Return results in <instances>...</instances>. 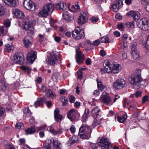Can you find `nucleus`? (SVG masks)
I'll use <instances>...</instances> for the list:
<instances>
[{"instance_id":"obj_1","label":"nucleus","mask_w":149,"mask_h":149,"mask_svg":"<svg viewBox=\"0 0 149 149\" xmlns=\"http://www.w3.org/2000/svg\"><path fill=\"white\" fill-rule=\"evenodd\" d=\"M54 9V5L52 3L47 4L44 6L42 10L38 13V15L40 17H46L49 14L52 13Z\"/></svg>"},{"instance_id":"obj_2","label":"nucleus","mask_w":149,"mask_h":149,"mask_svg":"<svg viewBox=\"0 0 149 149\" xmlns=\"http://www.w3.org/2000/svg\"><path fill=\"white\" fill-rule=\"evenodd\" d=\"M91 130L88 126L82 125L79 129V135L82 139H88L91 136Z\"/></svg>"},{"instance_id":"obj_3","label":"nucleus","mask_w":149,"mask_h":149,"mask_svg":"<svg viewBox=\"0 0 149 149\" xmlns=\"http://www.w3.org/2000/svg\"><path fill=\"white\" fill-rule=\"evenodd\" d=\"M128 78L129 82L134 86V88L137 89L140 88V83L142 81L141 78L132 75L129 76Z\"/></svg>"},{"instance_id":"obj_4","label":"nucleus","mask_w":149,"mask_h":149,"mask_svg":"<svg viewBox=\"0 0 149 149\" xmlns=\"http://www.w3.org/2000/svg\"><path fill=\"white\" fill-rule=\"evenodd\" d=\"M149 19L147 18H144L137 20V24L138 26L141 29L144 31L149 29Z\"/></svg>"},{"instance_id":"obj_5","label":"nucleus","mask_w":149,"mask_h":149,"mask_svg":"<svg viewBox=\"0 0 149 149\" xmlns=\"http://www.w3.org/2000/svg\"><path fill=\"white\" fill-rule=\"evenodd\" d=\"M51 57L48 59L47 62L49 65L54 66L61 63V60L59 56L53 53L50 54Z\"/></svg>"},{"instance_id":"obj_6","label":"nucleus","mask_w":149,"mask_h":149,"mask_svg":"<svg viewBox=\"0 0 149 149\" xmlns=\"http://www.w3.org/2000/svg\"><path fill=\"white\" fill-rule=\"evenodd\" d=\"M97 143L98 146L101 147L102 149H109L110 147V143L109 140L105 138L100 137L97 140Z\"/></svg>"},{"instance_id":"obj_7","label":"nucleus","mask_w":149,"mask_h":149,"mask_svg":"<svg viewBox=\"0 0 149 149\" xmlns=\"http://www.w3.org/2000/svg\"><path fill=\"white\" fill-rule=\"evenodd\" d=\"M88 15L86 13L82 11L79 14L77 19L78 24L80 26L82 25L87 22L88 20Z\"/></svg>"},{"instance_id":"obj_8","label":"nucleus","mask_w":149,"mask_h":149,"mask_svg":"<svg viewBox=\"0 0 149 149\" xmlns=\"http://www.w3.org/2000/svg\"><path fill=\"white\" fill-rule=\"evenodd\" d=\"M24 57L22 52H17L14 55L13 60L15 63L22 64L24 61Z\"/></svg>"},{"instance_id":"obj_9","label":"nucleus","mask_w":149,"mask_h":149,"mask_svg":"<svg viewBox=\"0 0 149 149\" xmlns=\"http://www.w3.org/2000/svg\"><path fill=\"white\" fill-rule=\"evenodd\" d=\"M23 5L26 9L30 10L33 11L36 8L35 4L30 0H24Z\"/></svg>"},{"instance_id":"obj_10","label":"nucleus","mask_w":149,"mask_h":149,"mask_svg":"<svg viewBox=\"0 0 149 149\" xmlns=\"http://www.w3.org/2000/svg\"><path fill=\"white\" fill-rule=\"evenodd\" d=\"M75 48H76L75 49L76 52V62L79 65H80L82 64L84 61V56L81 54V52L79 50L80 48L77 46Z\"/></svg>"},{"instance_id":"obj_11","label":"nucleus","mask_w":149,"mask_h":149,"mask_svg":"<svg viewBox=\"0 0 149 149\" xmlns=\"http://www.w3.org/2000/svg\"><path fill=\"white\" fill-rule=\"evenodd\" d=\"M104 68L100 69V71L102 74H103L106 73H112V68H111L110 64H109L108 60H106L104 64Z\"/></svg>"},{"instance_id":"obj_12","label":"nucleus","mask_w":149,"mask_h":149,"mask_svg":"<svg viewBox=\"0 0 149 149\" xmlns=\"http://www.w3.org/2000/svg\"><path fill=\"white\" fill-rule=\"evenodd\" d=\"M125 85L124 79H120L117 80L113 84V86L116 89H120L123 88Z\"/></svg>"},{"instance_id":"obj_13","label":"nucleus","mask_w":149,"mask_h":149,"mask_svg":"<svg viewBox=\"0 0 149 149\" xmlns=\"http://www.w3.org/2000/svg\"><path fill=\"white\" fill-rule=\"evenodd\" d=\"M101 101L104 104L110 105L113 104L112 100L110 97L108 93H106L103 95L100 99Z\"/></svg>"},{"instance_id":"obj_14","label":"nucleus","mask_w":149,"mask_h":149,"mask_svg":"<svg viewBox=\"0 0 149 149\" xmlns=\"http://www.w3.org/2000/svg\"><path fill=\"white\" fill-rule=\"evenodd\" d=\"M27 62L31 64L36 58V52L33 51L29 52L27 54Z\"/></svg>"},{"instance_id":"obj_15","label":"nucleus","mask_w":149,"mask_h":149,"mask_svg":"<svg viewBox=\"0 0 149 149\" xmlns=\"http://www.w3.org/2000/svg\"><path fill=\"white\" fill-rule=\"evenodd\" d=\"M123 3L121 1L114 2L111 5V9L114 12H117L122 7Z\"/></svg>"},{"instance_id":"obj_16","label":"nucleus","mask_w":149,"mask_h":149,"mask_svg":"<svg viewBox=\"0 0 149 149\" xmlns=\"http://www.w3.org/2000/svg\"><path fill=\"white\" fill-rule=\"evenodd\" d=\"M32 37L29 36H26L23 39V41L25 47H30L32 45Z\"/></svg>"},{"instance_id":"obj_17","label":"nucleus","mask_w":149,"mask_h":149,"mask_svg":"<svg viewBox=\"0 0 149 149\" xmlns=\"http://www.w3.org/2000/svg\"><path fill=\"white\" fill-rule=\"evenodd\" d=\"M24 29L27 31V33L30 35H32L33 33V28L32 25L29 23H26L24 27Z\"/></svg>"},{"instance_id":"obj_18","label":"nucleus","mask_w":149,"mask_h":149,"mask_svg":"<svg viewBox=\"0 0 149 149\" xmlns=\"http://www.w3.org/2000/svg\"><path fill=\"white\" fill-rule=\"evenodd\" d=\"M57 9L63 11L66 8L67 6L65 3L63 1H59L55 4Z\"/></svg>"},{"instance_id":"obj_19","label":"nucleus","mask_w":149,"mask_h":149,"mask_svg":"<svg viewBox=\"0 0 149 149\" xmlns=\"http://www.w3.org/2000/svg\"><path fill=\"white\" fill-rule=\"evenodd\" d=\"M75 33L76 36H75V39L79 40L83 37L84 32L79 27L75 28Z\"/></svg>"},{"instance_id":"obj_20","label":"nucleus","mask_w":149,"mask_h":149,"mask_svg":"<svg viewBox=\"0 0 149 149\" xmlns=\"http://www.w3.org/2000/svg\"><path fill=\"white\" fill-rule=\"evenodd\" d=\"M13 14L18 18L22 19L24 17V13L18 9H15L13 11Z\"/></svg>"},{"instance_id":"obj_21","label":"nucleus","mask_w":149,"mask_h":149,"mask_svg":"<svg viewBox=\"0 0 149 149\" xmlns=\"http://www.w3.org/2000/svg\"><path fill=\"white\" fill-rule=\"evenodd\" d=\"M128 15L131 16L133 17L134 20L136 19H139L140 16V14L138 12L130 11L127 14Z\"/></svg>"},{"instance_id":"obj_22","label":"nucleus","mask_w":149,"mask_h":149,"mask_svg":"<svg viewBox=\"0 0 149 149\" xmlns=\"http://www.w3.org/2000/svg\"><path fill=\"white\" fill-rule=\"evenodd\" d=\"M121 69V67L120 65L118 64H113V67L112 68V73L116 74L120 71Z\"/></svg>"},{"instance_id":"obj_23","label":"nucleus","mask_w":149,"mask_h":149,"mask_svg":"<svg viewBox=\"0 0 149 149\" xmlns=\"http://www.w3.org/2000/svg\"><path fill=\"white\" fill-rule=\"evenodd\" d=\"M36 129L33 126L29 128L26 127L24 129V132L27 135L33 134L36 131Z\"/></svg>"},{"instance_id":"obj_24","label":"nucleus","mask_w":149,"mask_h":149,"mask_svg":"<svg viewBox=\"0 0 149 149\" xmlns=\"http://www.w3.org/2000/svg\"><path fill=\"white\" fill-rule=\"evenodd\" d=\"M127 116L126 114H124L123 116H120L117 114L115 115V118L118 122L121 123H123L127 119Z\"/></svg>"},{"instance_id":"obj_25","label":"nucleus","mask_w":149,"mask_h":149,"mask_svg":"<svg viewBox=\"0 0 149 149\" xmlns=\"http://www.w3.org/2000/svg\"><path fill=\"white\" fill-rule=\"evenodd\" d=\"M8 87L5 83L3 80H0V90L4 92H6L8 90Z\"/></svg>"},{"instance_id":"obj_26","label":"nucleus","mask_w":149,"mask_h":149,"mask_svg":"<svg viewBox=\"0 0 149 149\" xmlns=\"http://www.w3.org/2000/svg\"><path fill=\"white\" fill-rule=\"evenodd\" d=\"M97 86L98 89L102 92L105 91L107 89V87L105 85H103L101 82L98 80H97Z\"/></svg>"},{"instance_id":"obj_27","label":"nucleus","mask_w":149,"mask_h":149,"mask_svg":"<svg viewBox=\"0 0 149 149\" xmlns=\"http://www.w3.org/2000/svg\"><path fill=\"white\" fill-rule=\"evenodd\" d=\"M53 144L54 149H62L61 143L56 139H53Z\"/></svg>"},{"instance_id":"obj_28","label":"nucleus","mask_w":149,"mask_h":149,"mask_svg":"<svg viewBox=\"0 0 149 149\" xmlns=\"http://www.w3.org/2000/svg\"><path fill=\"white\" fill-rule=\"evenodd\" d=\"M45 98L44 97H41L38 98L37 100L34 102V106L35 108H37L38 107L41 105L42 102L45 100Z\"/></svg>"},{"instance_id":"obj_29","label":"nucleus","mask_w":149,"mask_h":149,"mask_svg":"<svg viewBox=\"0 0 149 149\" xmlns=\"http://www.w3.org/2000/svg\"><path fill=\"white\" fill-rule=\"evenodd\" d=\"M51 143L52 141L51 140H46L43 144L44 149H51Z\"/></svg>"},{"instance_id":"obj_30","label":"nucleus","mask_w":149,"mask_h":149,"mask_svg":"<svg viewBox=\"0 0 149 149\" xmlns=\"http://www.w3.org/2000/svg\"><path fill=\"white\" fill-rule=\"evenodd\" d=\"M54 117L55 121L58 122H60L63 118V116L59 112H54Z\"/></svg>"},{"instance_id":"obj_31","label":"nucleus","mask_w":149,"mask_h":149,"mask_svg":"<svg viewBox=\"0 0 149 149\" xmlns=\"http://www.w3.org/2000/svg\"><path fill=\"white\" fill-rule=\"evenodd\" d=\"M63 18L65 20L69 22L72 20V17L70 15L69 13L67 12H65L63 15Z\"/></svg>"},{"instance_id":"obj_32","label":"nucleus","mask_w":149,"mask_h":149,"mask_svg":"<svg viewBox=\"0 0 149 149\" xmlns=\"http://www.w3.org/2000/svg\"><path fill=\"white\" fill-rule=\"evenodd\" d=\"M6 4L10 6H14L16 3L15 0H3Z\"/></svg>"},{"instance_id":"obj_33","label":"nucleus","mask_w":149,"mask_h":149,"mask_svg":"<svg viewBox=\"0 0 149 149\" xmlns=\"http://www.w3.org/2000/svg\"><path fill=\"white\" fill-rule=\"evenodd\" d=\"M48 129L50 132L55 135H57L59 134L61 132V131L60 130H55L52 127H48Z\"/></svg>"},{"instance_id":"obj_34","label":"nucleus","mask_w":149,"mask_h":149,"mask_svg":"<svg viewBox=\"0 0 149 149\" xmlns=\"http://www.w3.org/2000/svg\"><path fill=\"white\" fill-rule=\"evenodd\" d=\"M7 28L5 27H1L0 28V36H3L6 35L7 32Z\"/></svg>"},{"instance_id":"obj_35","label":"nucleus","mask_w":149,"mask_h":149,"mask_svg":"<svg viewBox=\"0 0 149 149\" xmlns=\"http://www.w3.org/2000/svg\"><path fill=\"white\" fill-rule=\"evenodd\" d=\"M46 95L48 97H50L52 99H53L56 96L54 93L52 92L50 89L47 91L46 93Z\"/></svg>"},{"instance_id":"obj_36","label":"nucleus","mask_w":149,"mask_h":149,"mask_svg":"<svg viewBox=\"0 0 149 149\" xmlns=\"http://www.w3.org/2000/svg\"><path fill=\"white\" fill-rule=\"evenodd\" d=\"M94 120L92 124V126L93 127L99 125L100 124V120L99 119H94Z\"/></svg>"},{"instance_id":"obj_37","label":"nucleus","mask_w":149,"mask_h":149,"mask_svg":"<svg viewBox=\"0 0 149 149\" xmlns=\"http://www.w3.org/2000/svg\"><path fill=\"white\" fill-rule=\"evenodd\" d=\"M60 101H61L63 103V106H66L68 103V100L67 98L65 97H61L60 98Z\"/></svg>"},{"instance_id":"obj_38","label":"nucleus","mask_w":149,"mask_h":149,"mask_svg":"<svg viewBox=\"0 0 149 149\" xmlns=\"http://www.w3.org/2000/svg\"><path fill=\"white\" fill-rule=\"evenodd\" d=\"M101 41L102 43H109V42L108 36L107 35L105 36H104L102 38Z\"/></svg>"},{"instance_id":"obj_39","label":"nucleus","mask_w":149,"mask_h":149,"mask_svg":"<svg viewBox=\"0 0 149 149\" xmlns=\"http://www.w3.org/2000/svg\"><path fill=\"white\" fill-rule=\"evenodd\" d=\"M60 74L57 72H54L52 76V79L54 81L57 80L59 77Z\"/></svg>"},{"instance_id":"obj_40","label":"nucleus","mask_w":149,"mask_h":149,"mask_svg":"<svg viewBox=\"0 0 149 149\" xmlns=\"http://www.w3.org/2000/svg\"><path fill=\"white\" fill-rule=\"evenodd\" d=\"M89 115V112H85L82 116V120L84 122H86L87 120V118Z\"/></svg>"},{"instance_id":"obj_41","label":"nucleus","mask_w":149,"mask_h":149,"mask_svg":"<svg viewBox=\"0 0 149 149\" xmlns=\"http://www.w3.org/2000/svg\"><path fill=\"white\" fill-rule=\"evenodd\" d=\"M21 69L22 70L27 72L28 73H29L31 70V68L27 66H22L21 67Z\"/></svg>"},{"instance_id":"obj_42","label":"nucleus","mask_w":149,"mask_h":149,"mask_svg":"<svg viewBox=\"0 0 149 149\" xmlns=\"http://www.w3.org/2000/svg\"><path fill=\"white\" fill-rule=\"evenodd\" d=\"M74 136L70 138L69 140L67 142V144L69 146H70L74 143Z\"/></svg>"},{"instance_id":"obj_43","label":"nucleus","mask_w":149,"mask_h":149,"mask_svg":"<svg viewBox=\"0 0 149 149\" xmlns=\"http://www.w3.org/2000/svg\"><path fill=\"white\" fill-rule=\"evenodd\" d=\"M92 116L94 119H99L100 117L99 112H91Z\"/></svg>"},{"instance_id":"obj_44","label":"nucleus","mask_w":149,"mask_h":149,"mask_svg":"<svg viewBox=\"0 0 149 149\" xmlns=\"http://www.w3.org/2000/svg\"><path fill=\"white\" fill-rule=\"evenodd\" d=\"M134 21H132L131 22H128L126 24L127 27L131 28H133L134 26Z\"/></svg>"},{"instance_id":"obj_45","label":"nucleus","mask_w":149,"mask_h":149,"mask_svg":"<svg viewBox=\"0 0 149 149\" xmlns=\"http://www.w3.org/2000/svg\"><path fill=\"white\" fill-rule=\"evenodd\" d=\"M80 3L79 4V2H77V4H75V13L79 12L80 11Z\"/></svg>"},{"instance_id":"obj_46","label":"nucleus","mask_w":149,"mask_h":149,"mask_svg":"<svg viewBox=\"0 0 149 149\" xmlns=\"http://www.w3.org/2000/svg\"><path fill=\"white\" fill-rule=\"evenodd\" d=\"M132 55L133 58L135 59H138L139 58V54L136 52H132Z\"/></svg>"},{"instance_id":"obj_47","label":"nucleus","mask_w":149,"mask_h":149,"mask_svg":"<svg viewBox=\"0 0 149 149\" xmlns=\"http://www.w3.org/2000/svg\"><path fill=\"white\" fill-rule=\"evenodd\" d=\"M68 6L69 10L70 12L73 13L74 12V7L73 5L69 3L68 4Z\"/></svg>"},{"instance_id":"obj_48","label":"nucleus","mask_w":149,"mask_h":149,"mask_svg":"<svg viewBox=\"0 0 149 149\" xmlns=\"http://www.w3.org/2000/svg\"><path fill=\"white\" fill-rule=\"evenodd\" d=\"M141 70L140 69H137L136 70V72L134 74H132L133 75L137 76L140 78H141Z\"/></svg>"},{"instance_id":"obj_49","label":"nucleus","mask_w":149,"mask_h":149,"mask_svg":"<svg viewBox=\"0 0 149 149\" xmlns=\"http://www.w3.org/2000/svg\"><path fill=\"white\" fill-rule=\"evenodd\" d=\"M136 43H133L131 46L132 53L133 52H136Z\"/></svg>"},{"instance_id":"obj_50","label":"nucleus","mask_w":149,"mask_h":149,"mask_svg":"<svg viewBox=\"0 0 149 149\" xmlns=\"http://www.w3.org/2000/svg\"><path fill=\"white\" fill-rule=\"evenodd\" d=\"M77 77L78 79H81L82 78V70L79 69L77 72Z\"/></svg>"},{"instance_id":"obj_51","label":"nucleus","mask_w":149,"mask_h":149,"mask_svg":"<svg viewBox=\"0 0 149 149\" xmlns=\"http://www.w3.org/2000/svg\"><path fill=\"white\" fill-rule=\"evenodd\" d=\"M4 24L5 26V27L6 28L10 26V22L8 19L5 20L4 22Z\"/></svg>"},{"instance_id":"obj_52","label":"nucleus","mask_w":149,"mask_h":149,"mask_svg":"<svg viewBox=\"0 0 149 149\" xmlns=\"http://www.w3.org/2000/svg\"><path fill=\"white\" fill-rule=\"evenodd\" d=\"M5 14V11L3 10V6L0 4V16H2Z\"/></svg>"},{"instance_id":"obj_53","label":"nucleus","mask_w":149,"mask_h":149,"mask_svg":"<svg viewBox=\"0 0 149 149\" xmlns=\"http://www.w3.org/2000/svg\"><path fill=\"white\" fill-rule=\"evenodd\" d=\"M22 123H17L16 125L15 128L16 129H19L23 125Z\"/></svg>"},{"instance_id":"obj_54","label":"nucleus","mask_w":149,"mask_h":149,"mask_svg":"<svg viewBox=\"0 0 149 149\" xmlns=\"http://www.w3.org/2000/svg\"><path fill=\"white\" fill-rule=\"evenodd\" d=\"M99 19L98 17H93L90 19L91 21L93 22H97L98 20Z\"/></svg>"},{"instance_id":"obj_55","label":"nucleus","mask_w":149,"mask_h":149,"mask_svg":"<svg viewBox=\"0 0 149 149\" xmlns=\"http://www.w3.org/2000/svg\"><path fill=\"white\" fill-rule=\"evenodd\" d=\"M148 100V96L146 95L143 97L142 99V103H144L146 102Z\"/></svg>"},{"instance_id":"obj_56","label":"nucleus","mask_w":149,"mask_h":149,"mask_svg":"<svg viewBox=\"0 0 149 149\" xmlns=\"http://www.w3.org/2000/svg\"><path fill=\"white\" fill-rule=\"evenodd\" d=\"M142 92L140 91H138L135 94V96L136 97H139L141 95Z\"/></svg>"},{"instance_id":"obj_57","label":"nucleus","mask_w":149,"mask_h":149,"mask_svg":"<svg viewBox=\"0 0 149 149\" xmlns=\"http://www.w3.org/2000/svg\"><path fill=\"white\" fill-rule=\"evenodd\" d=\"M39 36L40 37L38 41L40 42H41L44 39V36L41 34H39Z\"/></svg>"},{"instance_id":"obj_58","label":"nucleus","mask_w":149,"mask_h":149,"mask_svg":"<svg viewBox=\"0 0 149 149\" xmlns=\"http://www.w3.org/2000/svg\"><path fill=\"white\" fill-rule=\"evenodd\" d=\"M5 107L6 111H11L12 109L10 108V106L8 104H5Z\"/></svg>"},{"instance_id":"obj_59","label":"nucleus","mask_w":149,"mask_h":149,"mask_svg":"<svg viewBox=\"0 0 149 149\" xmlns=\"http://www.w3.org/2000/svg\"><path fill=\"white\" fill-rule=\"evenodd\" d=\"M69 100L71 103H74V97L72 95L70 96Z\"/></svg>"},{"instance_id":"obj_60","label":"nucleus","mask_w":149,"mask_h":149,"mask_svg":"<svg viewBox=\"0 0 149 149\" xmlns=\"http://www.w3.org/2000/svg\"><path fill=\"white\" fill-rule=\"evenodd\" d=\"M85 63L87 65H89L91 63V60L89 58H88L85 61Z\"/></svg>"},{"instance_id":"obj_61","label":"nucleus","mask_w":149,"mask_h":149,"mask_svg":"<svg viewBox=\"0 0 149 149\" xmlns=\"http://www.w3.org/2000/svg\"><path fill=\"white\" fill-rule=\"evenodd\" d=\"M72 113V112H68V113H67L68 118L71 121L74 120L72 117L71 116V113Z\"/></svg>"},{"instance_id":"obj_62","label":"nucleus","mask_w":149,"mask_h":149,"mask_svg":"<svg viewBox=\"0 0 149 149\" xmlns=\"http://www.w3.org/2000/svg\"><path fill=\"white\" fill-rule=\"evenodd\" d=\"M61 38L60 37L56 36L54 37V40L56 42H59L61 40Z\"/></svg>"},{"instance_id":"obj_63","label":"nucleus","mask_w":149,"mask_h":149,"mask_svg":"<svg viewBox=\"0 0 149 149\" xmlns=\"http://www.w3.org/2000/svg\"><path fill=\"white\" fill-rule=\"evenodd\" d=\"M100 43V41L98 40H95L93 42V45L95 46H97Z\"/></svg>"},{"instance_id":"obj_64","label":"nucleus","mask_w":149,"mask_h":149,"mask_svg":"<svg viewBox=\"0 0 149 149\" xmlns=\"http://www.w3.org/2000/svg\"><path fill=\"white\" fill-rule=\"evenodd\" d=\"M100 55L102 56H104L106 55L105 51L104 50H101L100 51Z\"/></svg>"}]
</instances>
